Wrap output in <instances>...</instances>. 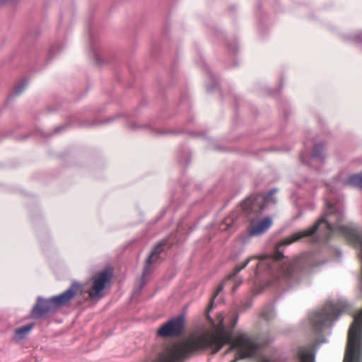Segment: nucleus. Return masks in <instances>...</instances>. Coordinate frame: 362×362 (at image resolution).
<instances>
[{
  "instance_id": "nucleus-1",
  "label": "nucleus",
  "mask_w": 362,
  "mask_h": 362,
  "mask_svg": "<svg viewBox=\"0 0 362 362\" xmlns=\"http://www.w3.org/2000/svg\"><path fill=\"white\" fill-rule=\"evenodd\" d=\"M298 356L300 362H314L310 350L300 349ZM343 362H362V310L354 317L349 327Z\"/></svg>"
},
{
  "instance_id": "nucleus-2",
  "label": "nucleus",
  "mask_w": 362,
  "mask_h": 362,
  "mask_svg": "<svg viewBox=\"0 0 362 362\" xmlns=\"http://www.w3.org/2000/svg\"><path fill=\"white\" fill-rule=\"evenodd\" d=\"M275 190L270 191L264 197L261 195H254L245 199L240 204L243 213L250 221L249 226H270L273 221L271 216L262 217V211L264 209V202L269 201L270 197L275 193Z\"/></svg>"
},
{
  "instance_id": "nucleus-3",
  "label": "nucleus",
  "mask_w": 362,
  "mask_h": 362,
  "mask_svg": "<svg viewBox=\"0 0 362 362\" xmlns=\"http://www.w3.org/2000/svg\"><path fill=\"white\" fill-rule=\"evenodd\" d=\"M316 228H311L309 230H304L302 232H298V233H294L292 235L282 240L276 247L275 255H274V258L269 255L255 256V257H251L248 258L241 265L237 266L235 267V272L232 275L229 276V278L230 279V278L233 277L240 270L244 269L247 265V264L249 263L250 259H252L253 258H257L262 262V263H260L259 264L257 265V268L262 267L264 264L269 266L270 262H274V259L279 260V259H281L283 257V254H282V252H281L279 251V247L281 246L290 245L291 243L298 240L299 239L302 238L303 237L312 235L313 234H314L315 233Z\"/></svg>"
},
{
  "instance_id": "nucleus-4",
  "label": "nucleus",
  "mask_w": 362,
  "mask_h": 362,
  "mask_svg": "<svg viewBox=\"0 0 362 362\" xmlns=\"http://www.w3.org/2000/svg\"><path fill=\"white\" fill-rule=\"evenodd\" d=\"M346 308L347 305L344 303L336 305L327 304L321 311L313 314L310 320L317 329H321L329 326L337 318V315L345 310Z\"/></svg>"
},
{
  "instance_id": "nucleus-5",
  "label": "nucleus",
  "mask_w": 362,
  "mask_h": 362,
  "mask_svg": "<svg viewBox=\"0 0 362 362\" xmlns=\"http://www.w3.org/2000/svg\"><path fill=\"white\" fill-rule=\"evenodd\" d=\"M111 279V273L104 270L95 274L92 280L86 284V290L92 299H99L103 296V291L107 286Z\"/></svg>"
},
{
  "instance_id": "nucleus-6",
  "label": "nucleus",
  "mask_w": 362,
  "mask_h": 362,
  "mask_svg": "<svg viewBox=\"0 0 362 362\" xmlns=\"http://www.w3.org/2000/svg\"><path fill=\"white\" fill-rule=\"evenodd\" d=\"M343 215L335 204L326 202V209L321 216L312 226H344L342 225Z\"/></svg>"
},
{
  "instance_id": "nucleus-7",
  "label": "nucleus",
  "mask_w": 362,
  "mask_h": 362,
  "mask_svg": "<svg viewBox=\"0 0 362 362\" xmlns=\"http://www.w3.org/2000/svg\"><path fill=\"white\" fill-rule=\"evenodd\" d=\"M185 319L180 316L173 318L163 324L157 330V336L160 337H169L180 334L183 329Z\"/></svg>"
},
{
  "instance_id": "nucleus-8",
  "label": "nucleus",
  "mask_w": 362,
  "mask_h": 362,
  "mask_svg": "<svg viewBox=\"0 0 362 362\" xmlns=\"http://www.w3.org/2000/svg\"><path fill=\"white\" fill-rule=\"evenodd\" d=\"M57 308V305L54 303L53 297L47 300L39 298L37 304L33 308V315L35 317H40L45 314L56 310Z\"/></svg>"
},
{
  "instance_id": "nucleus-9",
  "label": "nucleus",
  "mask_w": 362,
  "mask_h": 362,
  "mask_svg": "<svg viewBox=\"0 0 362 362\" xmlns=\"http://www.w3.org/2000/svg\"><path fill=\"white\" fill-rule=\"evenodd\" d=\"M165 245V241L162 240L153 247L146 260V264L144 269L143 276L149 274L151 272V265L157 263L160 260V254L163 252Z\"/></svg>"
},
{
  "instance_id": "nucleus-10",
  "label": "nucleus",
  "mask_w": 362,
  "mask_h": 362,
  "mask_svg": "<svg viewBox=\"0 0 362 362\" xmlns=\"http://www.w3.org/2000/svg\"><path fill=\"white\" fill-rule=\"evenodd\" d=\"M80 288L78 284H73L71 286L63 293L54 296V303L57 305V308L67 305L70 300L74 298L76 293Z\"/></svg>"
},
{
  "instance_id": "nucleus-11",
  "label": "nucleus",
  "mask_w": 362,
  "mask_h": 362,
  "mask_svg": "<svg viewBox=\"0 0 362 362\" xmlns=\"http://www.w3.org/2000/svg\"><path fill=\"white\" fill-rule=\"evenodd\" d=\"M343 184L362 189V172L349 175Z\"/></svg>"
},
{
  "instance_id": "nucleus-12",
  "label": "nucleus",
  "mask_w": 362,
  "mask_h": 362,
  "mask_svg": "<svg viewBox=\"0 0 362 362\" xmlns=\"http://www.w3.org/2000/svg\"><path fill=\"white\" fill-rule=\"evenodd\" d=\"M33 324L30 323L19 327L16 330V335L18 339H22L33 329Z\"/></svg>"
},
{
  "instance_id": "nucleus-13",
  "label": "nucleus",
  "mask_w": 362,
  "mask_h": 362,
  "mask_svg": "<svg viewBox=\"0 0 362 362\" xmlns=\"http://www.w3.org/2000/svg\"><path fill=\"white\" fill-rule=\"evenodd\" d=\"M267 228H251L248 231L249 236H258L267 231Z\"/></svg>"
},
{
  "instance_id": "nucleus-14",
  "label": "nucleus",
  "mask_w": 362,
  "mask_h": 362,
  "mask_svg": "<svg viewBox=\"0 0 362 362\" xmlns=\"http://www.w3.org/2000/svg\"><path fill=\"white\" fill-rule=\"evenodd\" d=\"M323 151L322 144H316L314 147V151L312 153V158H321V153Z\"/></svg>"
},
{
  "instance_id": "nucleus-15",
  "label": "nucleus",
  "mask_w": 362,
  "mask_h": 362,
  "mask_svg": "<svg viewBox=\"0 0 362 362\" xmlns=\"http://www.w3.org/2000/svg\"><path fill=\"white\" fill-rule=\"evenodd\" d=\"M222 290H223V286H222V285H220V286L217 288V289H216V292H215V293H214V295L212 296L211 299V303H213V301H214V298L217 296V295L218 294V293H219V292H221Z\"/></svg>"
},
{
  "instance_id": "nucleus-16",
  "label": "nucleus",
  "mask_w": 362,
  "mask_h": 362,
  "mask_svg": "<svg viewBox=\"0 0 362 362\" xmlns=\"http://www.w3.org/2000/svg\"><path fill=\"white\" fill-rule=\"evenodd\" d=\"M234 224H235L234 223L228 222V219H226V225L227 227L232 226Z\"/></svg>"
},
{
  "instance_id": "nucleus-17",
  "label": "nucleus",
  "mask_w": 362,
  "mask_h": 362,
  "mask_svg": "<svg viewBox=\"0 0 362 362\" xmlns=\"http://www.w3.org/2000/svg\"><path fill=\"white\" fill-rule=\"evenodd\" d=\"M261 362H272L268 358H263Z\"/></svg>"
},
{
  "instance_id": "nucleus-18",
  "label": "nucleus",
  "mask_w": 362,
  "mask_h": 362,
  "mask_svg": "<svg viewBox=\"0 0 362 362\" xmlns=\"http://www.w3.org/2000/svg\"><path fill=\"white\" fill-rule=\"evenodd\" d=\"M285 275L286 276H289L290 275V272L288 270L287 272H285Z\"/></svg>"
},
{
  "instance_id": "nucleus-19",
  "label": "nucleus",
  "mask_w": 362,
  "mask_h": 362,
  "mask_svg": "<svg viewBox=\"0 0 362 362\" xmlns=\"http://www.w3.org/2000/svg\"><path fill=\"white\" fill-rule=\"evenodd\" d=\"M237 286H238V285H237V286H235L233 287V291H235V290L236 289Z\"/></svg>"
}]
</instances>
